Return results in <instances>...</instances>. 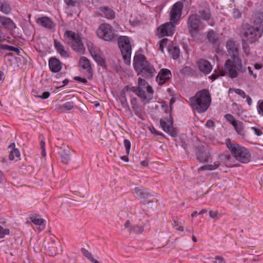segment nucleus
Listing matches in <instances>:
<instances>
[{
	"instance_id": "obj_26",
	"label": "nucleus",
	"mask_w": 263,
	"mask_h": 263,
	"mask_svg": "<svg viewBox=\"0 0 263 263\" xmlns=\"http://www.w3.org/2000/svg\"><path fill=\"white\" fill-rule=\"evenodd\" d=\"M58 153L61 156V161L64 164H68L71 159L70 149L69 148L61 149Z\"/></svg>"
},
{
	"instance_id": "obj_62",
	"label": "nucleus",
	"mask_w": 263,
	"mask_h": 263,
	"mask_svg": "<svg viewBox=\"0 0 263 263\" xmlns=\"http://www.w3.org/2000/svg\"><path fill=\"white\" fill-rule=\"evenodd\" d=\"M139 89V88L138 87H129V91H132L136 94V93L137 92Z\"/></svg>"
},
{
	"instance_id": "obj_22",
	"label": "nucleus",
	"mask_w": 263,
	"mask_h": 263,
	"mask_svg": "<svg viewBox=\"0 0 263 263\" xmlns=\"http://www.w3.org/2000/svg\"><path fill=\"white\" fill-rule=\"evenodd\" d=\"M0 23L2 25L8 30H13L16 28L14 22L9 17L0 16Z\"/></svg>"
},
{
	"instance_id": "obj_38",
	"label": "nucleus",
	"mask_w": 263,
	"mask_h": 263,
	"mask_svg": "<svg viewBox=\"0 0 263 263\" xmlns=\"http://www.w3.org/2000/svg\"><path fill=\"white\" fill-rule=\"evenodd\" d=\"M64 2L67 8L78 6L80 3L79 0H64Z\"/></svg>"
},
{
	"instance_id": "obj_1",
	"label": "nucleus",
	"mask_w": 263,
	"mask_h": 263,
	"mask_svg": "<svg viewBox=\"0 0 263 263\" xmlns=\"http://www.w3.org/2000/svg\"><path fill=\"white\" fill-rule=\"evenodd\" d=\"M211 101V94L206 89L197 91L194 96L189 99L190 104L193 109L200 114L208 110Z\"/></svg>"
},
{
	"instance_id": "obj_16",
	"label": "nucleus",
	"mask_w": 263,
	"mask_h": 263,
	"mask_svg": "<svg viewBox=\"0 0 263 263\" xmlns=\"http://www.w3.org/2000/svg\"><path fill=\"white\" fill-rule=\"evenodd\" d=\"M48 65L49 69L53 73L59 72L62 67L61 62L55 57H51L49 59Z\"/></svg>"
},
{
	"instance_id": "obj_11",
	"label": "nucleus",
	"mask_w": 263,
	"mask_h": 263,
	"mask_svg": "<svg viewBox=\"0 0 263 263\" xmlns=\"http://www.w3.org/2000/svg\"><path fill=\"white\" fill-rule=\"evenodd\" d=\"M176 24L170 21L161 25L157 29L158 35L160 37L172 35L175 31Z\"/></svg>"
},
{
	"instance_id": "obj_29",
	"label": "nucleus",
	"mask_w": 263,
	"mask_h": 263,
	"mask_svg": "<svg viewBox=\"0 0 263 263\" xmlns=\"http://www.w3.org/2000/svg\"><path fill=\"white\" fill-rule=\"evenodd\" d=\"M89 51L92 58L98 63V64L101 66L105 65V61L101 57L99 51L91 48L89 50Z\"/></svg>"
},
{
	"instance_id": "obj_21",
	"label": "nucleus",
	"mask_w": 263,
	"mask_h": 263,
	"mask_svg": "<svg viewBox=\"0 0 263 263\" xmlns=\"http://www.w3.org/2000/svg\"><path fill=\"white\" fill-rule=\"evenodd\" d=\"M30 220L32 223L39 226L37 229L39 232H41L44 229L46 225V221L43 218H40L39 216L32 215L30 216Z\"/></svg>"
},
{
	"instance_id": "obj_59",
	"label": "nucleus",
	"mask_w": 263,
	"mask_h": 263,
	"mask_svg": "<svg viewBox=\"0 0 263 263\" xmlns=\"http://www.w3.org/2000/svg\"><path fill=\"white\" fill-rule=\"evenodd\" d=\"M217 214L218 212L216 211H210L209 212V215L212 218H215L217 216Z\"/></svg>"
},
{
	"instance_id": "obj_47",
	"label": "nucleus",
	"mask_w": 263,
	"mask_h": 263,
	"mask_svg": "<svg viewBox=\"0 0 263 263\" xmlns=\"http://www.w3.org/2000/svg\"><path fill=\"white\" fill-rule=\"evenodd\" d=\"M233 90L236 94L240 96L241 98L245 99L247 97V95L243 90L239 88H233Z\"/></svg>"
},
{
	"instance_id": "obj_31",
	"label": "nucleus",
	"mask_w": 263,
	"mask_h": 263,
	"mask_svg": "<svg viewBox=\"0 0 263 263\" xmlns=\"http://www.w3.org/2000/svg\"><path fill=\"white\" fill-rule=\"evenodd\" d=\"M167 51L173 59H177L179 58L180 49L178 46L169 45L167 46Z\"/></svg>"
},
{
	"instance_id": "obj_10",
	"label": "nucleus",
	"mask_w": 263,
	"mask_h": 263,
	"mask_svg": "<svg viewBox=\"0 0 263 263\" xmlns=\"http://www.w3.org/2000/svg\"><path fill=\"white\" fill-rule=\"evenodd\" d=\"M183 8V4L181 2H177L173 5L170 13L171 22L175 24L178 23L181 18Z\"/></svg>"
},
{
	"instance_id": "obj_57",
	"label": "nucleus",
	"mask_w": 263,
	"mask_h": 263,
	"mask_svg": "<svg viewBox=\"0 0 263 263\" xmlns=\"http://www.w3.org/2000/svg\"><path fill=\"white\" fill-rule=\"evenodd\" d=\"M252 129L254 131L255 134L258 136H260L262 134V131L255 127H252Z\"/></svg>"
},
{
	"instance_id": "obj_53",
	"label": "nucleus",
	"mask_w": 263,
	"mask_h": 263,
	"mask_svg": "<svg viewBox=\"0 0 263 263\" xmlns=\"http://www.w3.org/2000/svg\"><path fill=\"white\" fill-rule=\"evenodd\" d=\"M213 263H226L224 258L221 256H216Z\"/></svg>"
},
{
	"instance_id": "obj_45",
	"label": "nucleus",
	"mask_w": 263,
	"mask_h": 263,
	"mask_svg": "<svg viewBox=\"0 0 263 263\" xmlns=\"http://www.w3.org/2000/svg\"><path fill=\"white\" fill-rule=\"evenodd\" d=\"M136 95L142 99V101H144L146 99V96L143 89L139 88Z\"/></svg>"
},
{
	"instance_id": "obj_17",
	"label": "nucleus",
	"mask_w": 263,
	"mask_h": 263,
	"mask_svg": "<svg viewBox=\"0 0 263 263\" xmlns=\"http://www.w3.org/2000/svg\"><path fill=\"white\" fill-rule=\"evenodd\" d=\"M197 65L199 70L205 74L210 73L212 71V66L207 60L200 59L197 62Z\"/></svg>"
},
{
	"instance_id": "obj_56",
	"label": "nucleus",
	"mask_w": 263,
	"mask_h": 263,
	"mask_svg": "<svg viewBox=\"0 0 263 263\" xmlns=\"http://www.w3.org/2000/svg\"><path fill=\"white\" fill-rule=\"evenodd\" d=\"M130 103L133 108L139 106L137 102V98L135 97H133L131 98Z\"/></svg>"
},
{
	"instance_id": "obj_58",
	"label": "nucleus",
	"mask_w": 263,
	"mask_h": 263,
	"mask_svg": "<svg viewBox=\"0 0 263 263\" xmlns=\"http://www.w3.org/2000/svg\"><path fill=\"white\" fill-rule=\"evenodd\" d=\"M150 130L152 134L156 135H160L164 137V135L163 133L158 132L156 129L154 128V127H153L152 129L150 128Z\"/></svg>"
},
{
	"instance_id": "obj_48",
	"label": "nucleus",
	"mask_w": 263,
	"mask_h": 263,
	"mask_svg": "<svg viewBox=\"0 0 263 263\" xmlns=\"http://www.w3.org/2000/svg\"><path fill=\"white\" fill-rule=\"evenodd\" d=\"M147 82L141 78L138 79V87L143 89L145 88V86L147 84Z\"/></svg>"
},
{
	"instance_id": "obj_25",
	"label": "nucleus",
	"mask_w": 263,
	"mask_h": 263,
	"mask_svg": "<svg viewBox=\"0 0 263 263\" xmlns=\"http://www.w3.org/2000/svg\"><path fill=\"white\" fill-rule=\"evenodd\" d=\"M129 90V86H126L124 88L121 90L119 92V100L123 107L129 108L127 100L126 99V92H128Z\"/></svg>"
},
{
	"instance_id": "obj_37",
	"label": "nucleus",
	"mask_w": 263,
	"mask_h": 263,
	"mask_svg": "<svg viewBox=\"0 0 263 263\" xmlns=\"http://www.w3.org/2000/svg\"><path fill=\"white\" fill-rule=\"evenodd\" d=\"M231 159V156L230 155L222 154L219 156V159L220 160L219 162L223 163L226 165H228Z\"/></svg>"
},
{
	"instance_id": "obj_9",
	"label": "nucleus",
	"mask_w": 263,
	"mask_h": 263,
	"mask_svg": "<svg viewBox=\"0 0 263 263\" xmlns=\"http://www.w3.org/2000/svg\"><path fill=\"white\" fill-rule=\"evenodd\" d=\"M196 155L197 159L203 163L212 160L210 148L203 144L200 145L196 147Z\"/></svg>"
},
{
	"instance_id": "obj_64",
	"label": "nucleus",
	"mask_w": 263,
	"mask_h": 263,
	"mask_svg": "<svg viewBox=\"0 0 263 263\" xmlns=\"http://www.w3.org/2000/svg\"><path fill=\"white\" fill-rule=\"evenodd\" d=\"M245 98H246V100H247V103L250 106L252 103V99L251 98V97L247 95V97H246Z\"/></svg>"
},
{
	"instance_id": "obj_42",
	"label": "nucleus",
	"mask_w": 263,
	"mask_h": 263,
	"mask_svg": "<svg viewBox=\"0 0 263 263\" xmlns=\"http://www.w3.org/2000/svg\"><path fill=\"white\" fill-rule=\"evenodd\" d=\"M226 119L233 126L234 125L237 120H236L233 116L231 114H227L224 116Z\"/></svg>"
},
{
	"instance_id": "obj_49",
	"label": "nucleus",
	"mask_w": 263,
	"mask_h": 263,
	"mask_svg": "<svg viewBox=\"0 0 263 263\" xmlns=\"http://www.w3.org/2000/svg\"><path fill=\"white\" fill-rule=\"evenodd\" d=\"M5 39H0V53L2 54V52L1 51V50H8V48H9V46L8 45H4V44H3L1 43L2 42L5 41Z\"/></svg>"
},
{
	"instance_id": "obj_46",
	"label": "nucleus",
	"mask_w": 263,
	"mask_h": 263,
	"mask_svg": "<svg viewBox=\"0 0 263 263\" xmlns=\"http://www.w3.org/2000/svg\"><path fill=\"white\" fill-rule=\"evenodd\" d=\"M257 109L258 114L263 116V100H259L257 105Z\"/></svg>"
},
{
	"instance_id": "obj_41",
	"label": "nucleus",
	"mask_w": 263,
	"mask_h": 263,
	"mask_svg": "<svg viewBox=\"0 0 263 263\" xmlns=\"http://www.w3.org/2000/svg\"><path fill=\"white\" fill-rule=\"evenodd\" d=\"M133 109H134L135 114L137 117H138L139 118H140V119H141L142 120L144 119L143 117L142 110L139 106L135 107L133 108Z\"/></svg>"
},
{
	"instance_id": "obj_15",
	"label": "nucleus",
	"mask_w": 263,
	"mask_h": 263,
	"mask_svg": "<svg viewBox=\"0 0 263 263\" xmlns=\"http://www.w3.org/2000/svg\"><path fill=\"white\" fill-rule=\"evenodd\" d=\"M80 65L86 70L88 76L87 79L91 80L93 77V71L89 60L85 57H82L79 61Z\"/></svg>"
},
{
	"instance_id": "obj_54",
	"label": "nucleus",
	"mask_w": 263,
	"mask_h": 263,
	"mask_svg": "<svg viewBox=\"0 0 263 263\" xmlns=\"http://www.w3.org/2000/svg\"><path fill=\"white\" fill-rule=\"evenodd\" d=\"M73 79L74 80L78 81L79 82H81L84 84L87 83V80H86V79L82 78L78 76L74 77Z\"/></svg>"
},
{
	"instance_id": "obj_14",
	"label": "nucleus",
	"mask_w": 263,
	"mask_h": 263,
	"mask_svg": "<svg viewBox=\"0 0 263 263\" xmlns=\"http://www.w3.org/2000/svg\"><path fill=\"white\" fill-rule=\"evenodd\" d=\"M172 77V73L167 69H161L156 77V81L159 85H162Z\"/></svg>"
},
{
	"instance_id": "obj_35",
	"label": "nucleus",
	"mask_w": 263,
	"mask_h": 263,
	"mask_svg": "<svg viewBox=\"0 0 263 263\" xmlns=\"http://www.w3.org/2000/svg\"><path fill=\"white\" fill-rule=\"evenodd\" d=\"M233 127L236 132L240 135L244 136L245 132L244 130L243 123L240 121H237L236 123L233 125Z\"/></svg>"
},
{
	"instance_id": "obj_50",
	"label": "nucleus",
	"mask_w": 263,
	"mask_h": 263,
	"mask_svg": "<svg viewBox=\"0 0 263 263\" xmlns=\"http://www.w3.org/2000/svg\"><path fill=\"white\" fill-rule=\"evenodd\" d=\"M50 92L48 91H45L44 92L42 95H36L35 96L36 98H41L42 99H46L49 98L50 96Z\"/></svg>"
},
{
	"instance_id": "obj_60",
	"label": "nucleus",
	"mask_w": 263,
	"mask_h": 263,
	"mask_svg": "<svg viewBox=\"0 0 263 263\" xmlns=\"http://www.w3.org/2000/svg\"><path fill=\"white\" fill-rule=\"evenodd\" d=\"M205 125L206 126H208L209 127H212L214 126L215 124H214V122L212 120H209L207 121Z\"/></svg>"
},
{
	"instance_id": "obj_19",
	"label": "nucleus",
	"mask_w": 263,
	"mask_h": 263,
	"mask_svg": "<svg viewBox=\"0 0 263 263\" xmlns=\"http://www.w3.org/2000/svg\"><path fill=\"white\" fill-rule=\"evenodd\" d=\"M36 23L40 24L42 26L48 29H52L55 27V25L52 21L48 17L44 16L39 18L36 20Z\"/></svg>"
},
{
	"instance_id": "obj_52",
	"label": "nucleus",
	"mask_w": 263,
	"mask_h": 263,
	"mask_svg": "<svg viewBox=\"0 0 263 263\" xmlns=\"http://www.w3.org/2000/svg\"><path fill=\"white\" fill-rule=\"evenodd\" d=\"M233 16L235 18H238L241 16V13L238 9H234L233 10Z\"/></svg>"
},
{
	"instance_id": "obj_43",
	"label": "nucleus",
	"mask_w": 263,
	"mask_h": 263,
	"mask_svg": "<svg viewBox=\"0 0 263 263\" xmlns=\"http://www.w3.org/2000/svg\"><path fill=\"white\" fill-rule=\"evenodd\" d=\"M9 229H4L3 227L0 226V238H4L6 235H9Z\"/></svg>"
},
{
	"instance_id": "obj_23",
	"label": "nucleus",
	"mask_w": 263,
	"mask_h": 263,
	"mask_svg": "<svg viewBox=\"0 0 263 263\" xmlns=\"http://www.w3.org/2000/svg\"><path fill=\"white\" fill-rule=\"evenodd\" d=\"M54 46L57 51L60 55L64 58H67L69 57V55L68 51L65 49L64 46L59 42L57 40H54Z\"/></svg>"
},
{
	"instance_id": "obj_28",
	"label": "nucleus",
	"mask_w": 263,
	"mask_h": 263,
	"mask_svg": "<svg viewBox=\"0 0 263 263\" xmlns=\"http://www.w3.org/2000/svg\"><path fill=\"white\" fill-rule=\"evenodd\" d=\"M254 26L263 29V12H258L253 16Z\"/></svg>"
},
{
	"instance_id": "obj_55",
	"label": "nucleus",
	"mask_w": 263,
	"mask_h": 263,
	"mask_svg": "<svg viewBox=\"0 0 263 263\" xmlns=\"http://www.w3.org/2000/svg\"><path fill=\"white\" fill-rule=\"evenodd\" d=\"M8 51H14L16 52L18 55L20 54V50L19 48L10 45L9 46Z\"/></svg>"
},
{
	"instance_id": "obj_33",
	"label": "nucleus",
	"mask_w": 263,
	"mask_h": 263,
	"mask_svg": "<svg viewBox=\"0 0 263 263\" xmlns=\"http://www.w3.org/2000/svg\"><path fill=\"white\" fill-rule=\"evenodd\" d=\"M75 106V103L72 101H68L59 106V109L62 112H65L68 110L72 109Z\"/></svg>"
},
{
	"instance_id": "obj_4",
	"label": "nucleus",
	"mask_w": 263,
	"mask_h": 263,
	"mask_svg": "<svg viewBox=\"0 0 263 263\" xmlns=\"http://www.w3.org/2000/svg\"><path fill=\"white\" fill-rule=\"evenodd\" d=\"M224 69L228 77L231 79L237 78L238 72L243 73L246 70L242 66L240 59L227 60L224 64Z\"/></svg>"
},
{
	"instance_id": "obj_27",
	"label": "nucleus",
	"mask_w": 263,
	"mask_h": 263,
	"mask_svg": "<svg viewBox=\"0 0 263 263\" xmlns=\"http://www.w3.org/2000/svg\"><path fill=\"white\" fill-rule=\"evenodd\" d=\"M135 192L138 198L143 199H147L152 196V194L146 189L136 187Z\"/></svg>"
},
{
	"instance_id": "obj_63",
	"label": "nucleus",
	"mask_w": 263,
	"mask_h": 263,
	"mask_svg": "<svg viewBox=\"0 0 263 263\" xmlns=\"http://www.w3.org/2000/svg\"><path fill=\"white\" fill-rule=\"evenodd\" d=\"M5 180V176L2 173V172L0 170V183H3Z\"/></svg>"
},
{
	"instance_id": "obj_24",
	"label": "nucleus",
	"mask_w": 263,
	"mask_h": 263,
	"mask_svg": "<svg viewBox=\"0 0 263 263\" xmlns=\"http://www.w3.org/2000/svg\"><path fill=\"white\" fill-rule=\"evenodd\" d=\"M98 9L102 16H104L106 18L110 19L115 17L114 11L107 6L101 7Z\"/></svg>"
},
{
	"instance_id": "obj_39",
	"label": "nucleus",
	"mask_w": 263,
	"mask_h": 263,
	"mask_svg": "<svg viewBox=\"0 0 263 263\" xmlns=\"http://www.w3.org/2000/svg\"><path fill=\"white\" fill-rule=\"evenodd\" d=\"M168 42V40L167 38H164L162 39L159 42V50H160L162 52H164V48L165 46L167 47V43Z\"/></svg>"
},
{
	"instance_id": "obj_36",
	"label": "nucleus",
	"mask_w": 263,
	"mask_h": 263,
	"mask_svg": "<svg viewBox=\"0 0 263 263\" xmlns=\"http://www.w3.org/2000/svg\"><path fill=\"white\" fill-rule=\"evenodd\" d=\"M143 231V229L142 227L138 225H135L129 230L130 233L141 234Z\"/></svg>"
},
{
	"instance_id": "obj_40",
	"label": "nucleus",
	"mask_w": 263,
	"mask_h": 263,
	"mask_svg": "<svg viewBox=\"0 0 263 263\" xmlns=\"http://www.w3.org/2000/svg\"><path fill=\"white\" fill-rule=\"evenodd\" d=\"M81 252L86 257H87L92 262L96 260L95 259L93 258L92 255L85 248L81 249Z\"/></svg>"
},
{
	"instance_id": "obj_18",
	"label": "nucleus",
	"mask_w": 263,
	"mask_h": 263,
	"mask_svg": "<svg viewBox=\"0 0 263 263\" xmlns=\"http://www.w3.org/2000/svg\"><path fill=\"white\" fill-rule=\"evenodd\" d=\"M198 14L199 18L206 21H209L211 17L209 6L206 3L204 4L203 6L200 7Z\"/></svg>"
},
{
	"instance_id": "obj_8",
	"label": "nucleus",
	"mask_w": 263,
	"mask_h": 263,
	"mask_svg": "<svg viewBox=\"0 0 263 263\" xmlns=\"http://www.w3.org/2000/svg\"><path fill=\"white\" fill-rule=\"evenodd\" d=\"M97 36L106 41H111L116 37L112 27L108 24H102L97 30Z\"/></svg>"
},
{
	"instance_id": "obj_32",
	"label": "nucleus",
	"mask_w": 263,
	"mask_h": 263,
	"mask_svg": "<svg viewBox=\"0 0 263 263\" xmlns=\"http://www.w3.org/2000/svg\"><path fill=\"white\" fill-rule=\"evenodd\" d=\"M220 165L219 161H215L212 164H207L200 166L198 168V172L203 171H213L216 170Z\"/></svg>"
},
{
	"instance_id": "obj_7",
	"label": "nucleus",
	"mask_w": 263,
	"mask_h": 263,
	"mask_svg": "<svg viewBox=\"0 0 263 263\" xmlns=\"http://www.w3.org/2000/svg\"><path fill=\"white\" fill-rule=\"evenodd\" d=\"M202 22L196 14H192L188 17L187 26L189 33L192 37L197 36L198 31L202 30Z\"/></svg>"
},
{
	"instance_id": "obj_13",
	"label": "nucleus",
	"mask_w": 263,
	"mask_h": 263,
	"mask_svg": "<svg viewBox=\"0 0 263 263\" xmlns=\"http://www.w3.org/2000/svg\"><path fill=\"white\" fill-rule=\"evenodd\" d=\"M226 48L232 59H240L239 57L238 48L234 40H228L226 43Z\"/></svg>"
},
{
	"instance_id": "obj_3",
	"label": "nucleus",
	"mask_w": 263,
	"mask_h": 263,
	"mask_svg": "<svg viewBox=\"0 0 263 263\" xmlns=\"http://www.w3.org/2000/svg\"><path fill=\"white\" fill-rule=\"evenodd\" d=\"M226 144L236 160L242 163H247L251 161V154L246 147L236 143H232L230 138L226 140Z\"/></svg>"
},
{
	"instance_id": "obj_20",
	"label": "nucleus",
	"mask_w": 263,
	"mask_h": 263,
	"mask_svg": "<svg viewBox=\"0 0 263 263\" xmlns=\"http://www.w3.org/2000/svg\"><path fill=\"white\" fill-rule=\"evenodd\" d=\"M206 38L208 41L215 47H219V36L216 32L213 30H209L206 32Z\"/></svg>"
},
{
	"instance_id": "obj_51",
	"label": "nucleus",
	"mask_w": 263,
	"mask_h": 263,
	"mask_svg": "<svg viewBox=\"0 0 263 263\" xmlns=\"http://www.w3.org/2000/svg\"><path fill=\"white\" fill-rule=\"evenodd\" d=\"M41 148L42 149L41 155L42 156H46L45 143L44 140H42L40 142Z\"/></svg>"
},
{
	"instance_id": "obj_44",
	"label": "nucleus",
	"mask_w": 263,
	"mask_h": 263,
	"mask_svg": "<svg viewBox=\"0 0 263 263\" xmlns=\"http://www.w3.org/2000/svg\"><path fill=\"white\" fill-rule=\"evenodd\" d=\"M124 145L126 150V154L128 155L129 154L131 143L129 140L125 139L124 140Z\"/></svg>"
},
{
	"instance_id": "obj_12",
	"label": "nucleus",
	"mask_w": 263,
	"mask_h": 263,
	"mask_svg": "<svg viewBox=\"0 0 263 263\" xmlns=\"http://www.w3.org/2000/svg\"><path fill=\"white\" fill-rule=\"evenodd\" d=\"M173 118L171 114L169 115V119H160V124L163 130L171 136L175 137L177 134L173 128Z\"/></svg>"
},
{
	"instance_id": "obj_6",
	"label": "nucleus",
	"mask_w": 263,
	"mask_h": 263,
	"mask_svg": "<svg viewBox=\"0 0 263 263\" xmlns=\"http://www.w3.org/2000/svg\"><path fill=\"white\" fill-rule=\"evenodd\" d=\"M118 44L125 63L130 64L132 49L129 37L126 36H120Z\"/></svg>"
},
{
	"instance_id": "obj_34",
	"label": "nucleus",
	"mask_w": 263,
	"mask_h": 263,
	"mask_svg": "<svg viewBox=\"0 0 263 263\" xmlns=\"http://www.w3.org/2000/svg\"><path fill=\"white\" fill-rule=\"evenodd\" d=\"M11 10L9 3L5 0L0 1V11L3 13L8 14Z\"/></svg>"
},
{
	"instance_id": "obj_2",
	"label": "nucleus",
	"mask_w": 263,
	"mask_h": 263,
	"mask_svg": "<svg viewBox=\"0 0 263 263\" xmlns=\"http://www.w3.org/2000/svg\"><path fill=\"white\" fill-rule=\"evenodd\" d=\"M133 65L138 74L145 78H151L156 73L154 67L145 60V57L143 54H138L135 55Z\"/></svg>"
},
{
	"instance_id": "obj_61",
	"label": "nucleus",
	"mask_w": 263,
	"mask_h": 263,
	"mask_svg": "<svg viewBox=\"0 0 263 263\" xmlns=\"http://www.w3.org/2000/svg\"><path fill=\"white\" fill-rule=\"evenodd\" d=\"M124 227L125 228L128 229V230L132 227L130 220H128L125 222L124 224Z\"/></svg>"
},
{
	"instance_id": "obj_5",
	"label": "nucleus",
	"mask_w": 263,
	"mask_h": 263,
	"mask_svg": "<svg viewBox=\"0 0 263 263\" xmlns=\"http://www.w3.org/2000/svg\"><path fill=\"white\" fill-rule=\"evenodd\" d=\"M64 36L68 38V43H71V48L74 51L80 54L84 53L85 49L79 34L68 30L65 32Z\"/></svg>"
},
{
	"instance_id": "obj_30",
	"label": "nucleus",
	"mask_w": 263,
	"mask_h": 263,
	"mask_svg": "<svg viewBox=\"0 0 263 263\" xmlns=\"http://www.w3.org/2000/svg\"><path fill=\"white\" fill-rule=\"evenodd\" d=\"M15 143H12L9 146V148H12L9 155V159L11 161L15 160L16 161L20 157V152L19 150L15 148Z\"/></svg>"
}]
</instances>
